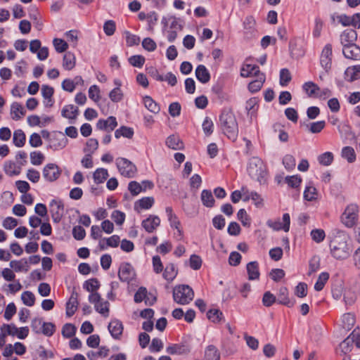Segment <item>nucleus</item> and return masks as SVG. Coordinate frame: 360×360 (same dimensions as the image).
Returning a JSON list of instances; mask_svg holds the SVG:
<instances>
[{
    "label": "nucleus",
    "instance_id": "bf43d9fd",
    "mask_svg": "<svg viewBox=\"0 0 360 360\" xmlns=\"http://www.w3.org/2000/svg\"><path fill=\"white\" fill-rule=\"evenodd\" d=\"M110 217L117 226H122L125 221V214L120 210H114Z\"/></svg>",
    "mask_w": 360,
    "mask_h": 360
},
{
    "label": "nucleus",
    "instance_id": "13d9d810",
    "mask_svg": "<svg viewBox=\"0 0 360 360\" xmlns=\"http://www.w3.org/2000/svg\"><path fill=\"white\" fill-rule=\"evenodd\" d=\"M320 268V258L317 256H314L309 261V272L308 274L310 276L314 273L316 272Z\"/></svg>",
    "mask_w": 360,
    "mask_h": 360
},
{
    "label": "nucleus",
    "instance_id": "4be33fe9",
    "mask_svg": "<svg viewBox=\"0 0 360 360\" xmlns=\"http://www.w3.org/2000/svg\"><path fill=\"white\" fill-rule=\"evenodd\" d=\"M123 325L117 319L112 320L108 324V330L111 335L115 339H120L123 332Z\"/></svg>",
    "mask_w": 360,
    "mask_h": 360
},
{
    "label": "nucleus",
    "instance_id": "052dcab7",
    "mask_svg": "<svg viewBox=\"0 0 360 360\" xmlns=\"http://www.w3.org/2000/svg\"><path fill=\"white\" fill-rule=\"evenodd\" d=\"M56 331V326L51 322H44L41 333L51 337Z\"/></svg>",
    "mask_w": 360,
    "mask_h": 360
},
{
    "label": "nucleus",
    "instance_id": "f257e3e1",
    "mask_svg": "<svg viewBox=\"0 0 360 360\" xmlns=\"http://www.w3.org/2000/svg\"><path fill=\"white\" fill-rule=\"evenodd\" d=\"M247 172L252 179L258 181L261 185L266 183L268 178L266 166L259 157L255 156L250 158Z\"/></svg>",
    "mask_w": 360,
    "mask_h": 360
},
{
    "label": "nucleus",
    "instance_id": "5701e85b",
    "mask_svg": "<svg viewBox=\"0 0 360 360\" xmlns=\"http://www.w3.org/2000/svg\"><path fill=\"white\" fill-rule=\"evenodd\" d=\"M78 293L73 291L69 298L68 302L66 303V315L68 316H72L78 307Z\"/></svg>",
    "mask_w": 360,
    "mask_h": 360
},
{
    "label": "nucleus",
    "instance_id": "338daca9",
    "mask_svg": "<svg viewBox=\"0 0 360 360\" xmlns=\"http://www.w3.org/2000/svg\"><path fill=\"white\" fill-rule=\"evenodd\" d=\"M276 301V297L271 292L267 291L264 292L262 297V304L266 307H271Z\"/></svg>",
    "mask_w": 360,
    "mask_h": 360
},
{
    "label": "nucleus",
    "instance_id": "58836bf2",
    "mask_svg": "<svg viewBox=\"0 0 360 360\" xmlns=\"http://www.w3.org/2000/svg\"><path fill=\"white\" fill-rule=\"evenodd\" d=\"M342 157L347 160L349 163H352L356 160V153L354 149L351 146H345L341 151Z\"/></svg>",
    "mask_w": 360,
    "mask_h": 360
},
{
    "label": "nucleus",
    "instance_id": "7ed1b4c3",
    "mask_svg": "<svg viewBox=\"0 0 360 360\" xmlns=\"http://www.w3.org/2000/svg\"><path fill=\"white\" fill-rule=\"evenodd\" d=\"M332 46L326 44L321 53L320 64L323 70L319 75V79L323 80L325 77L329 74L332 67Z\"/></svg>",
    "mask_w": 360,
    "mask_h": 360
},
{
    "label": "nucleus",
    "instance_id": "b1692460",
    "mask_svg": "<svg viewBox=\"0 0 360 360\" xmlns=\"http://www.w3.org/2000/svg\"><path fill=\"white\" fill-rule=\"evenodd\" d=\"M357 34L354 30L349 29L345 30L340 36L342 45L344 46L354 44L356 40Z\"/></svg>",
    "mask_w": 360,
    "mask_h": 360
},
{
    "label": "nucleus",
    "instance_id": "20e7f679",
    "mask_svg": "<svg viewBox=\"0 0 360 360\" xmlns=\"http://www.w3.org/2000/svg\"><path fill=\"white\" fill-rule=\"evenodd\" d=\"M193 297L194 292L188 285H179L173 290L174 300L179 304H188L193 299Z\"/></svg>",
    "mask_w": 360,
    "mask_h": 360
},
{
    "label": "nucleus",
    "instance_id": "cd10ccee",
    "mask_svg": "<svg viewBox=\"0 0 360 360\" xmlns=\"http://www.w3.org/2000/svg\"><path fill=\"white\" fill-rule=\"evenodd\" d=\"M79 110L73 105H65L61 110V115L70 120H75L78 115Z\"/></svg>",
    "mask_w": 360,
    "mask_h": 360
},
{
    "label": "nucleus",
    "instance_id": "8fccbe9b",
    "mask_svg": "<svg viewBox=\"0 0 360 360\" xmlns=\"http://www.w3.org/2000/svg\"><path fill=\"white\" fill-rule=\"evenodd\" d=\"M328 279H329V274L328 273L322 272L321 274H320V275L319 276V278L314 285L315 290L321 291L323 288L325 284L328 281Z\"/></svg>",
    "mask_w": 360,
    "mask_h": 360
},
{
    "label": "nucleus",
    "instance_id": "1a4fd4ad",
    "mask_svg": "<svg viewBox=\"0 0 360 360\" xmlns=\"http://www.w3.org/2000/svg\"><path fill=\"white\" fill-rule=\"evenodd\" d=\"M116 165L120 174L126 177H133L136 172V166L131 161L124 158H117Z\"/></svg>",
    "mask_w": 360,
    "mask_h": 360
},
{
    "label": "nucleus",
    "instance_id": "c85d7f7f",
    "mask_svg": "<svg viewBox=\"0 0 360 360\" xmlns=\"http://www.w3.org/2000/svg\"><path fill=\"white\" fill-rule=\"evenodd\" d=\"M345 78L349 82L360 79V65L348 67L345 72Z\"/></svg>",
    "mask_w": 360,
    "mask_h": 360
},
{
    "label": "nucleus",
    "instance_id": "a211bd4d",
    "mask_svg": "<svg viewBox=\"0 0 360 360\" xmlns=\"http://www.w3.org/2000/svg\"><path fill=\"white\" fill-rule=\"evenodd\" d=\"M26 114L25 108L18 102H13L11 105L10 116L13 120L18 121L23 118Z\"/></svg>",
    "mask_w": 360,
    "mask_h": 360
},
{
    "label": "nucleus",
    "instance_id": "680f3d73",
    "mask_svg": "<svg viewBox=\"0 0 360 360\" xmlns=\"http://www.w3.org/2000/svg\"><path fill=\"white\" fill-rule=\"evenodd\" d=\"M44 155L39 151H34L30 153V162L34 165H40L44 160Z\"/></svg>",
    "mask_w": 360,
    "mask_h": 360
},
{
    "label": "nucleus",
    "instance_id": "c756f323",
    "mask_svg": "<svg viewBox=\"0 0 360 360\" xmlns=\"http://www.w3.org/2000/svg\"><path fill=\"white\" fill-rule=\"evenodd\" d=\"M167 147L172 150H182L184 145L181 139L174 134L169 136L165 141Z\"/></svg>",
    "mask_w": 360,
    "mask_h": 360
},
{
    "label": "nucleus",
    "instance_id": "4d7b16f0",
    "mask_svg": "<svg viewBox=\"0 0 360 360\" xmlns=\"http://www.w3.org/2000/svg\"><path fill=\"white\" fill-rule=\"evenodd\" d=\"M286 184L291 188H298L302 182L299 175L287 176L285 179Z\"/></svg>",
    "mask_w": 360,
    "mask_h": 360
},
{
    "label": "nucleus",
    "instance_id": "7c9ffc66",
    "mask_svg": "<svg viewBox=\"0 0 360 360\" xmlns=\"http://www.w3.org/2000/svg\"><path fill=\"white\" fill-rule=\"evenodd\" d=\"M196 78L202 84L207 83L210 79V74L206 67L199 65L195 70Z\"/></svg>",
    "mask_w": 360,
    "mask_h": 360
},
{
    "label": "nucleus",
    "instance_id": "09e8293b",
    "mask_svg": "<svg viewBox=\"0 0 360 360\" xmlns=\"http://www.w3.org/2000/svg\"><path fill=\"white\" fill-rule=\"evenodd\" d=\"M177 275V271L175 269V266L172 264H169L166 266L164 273L163 277L168 281H172Z\"/></svg>",
    "mask_w": 360,
    "mask_h": 360
},
{
    "label": "nucleus",
    "instance_id": "dca6fc26",
    "mask_svg": "<svg viewBox=\"0 0 360 360\" xmlns=\"http://www.w3.org/2000/svg\"><path fill=\"white\" fill-rule=\"evenodd\" d=\"M259 74H263L259 71V68L257 65L248 63V60H246L242 65L240 69V76L243 77H256Z\"/></svg>",
    "mask_w": 360,
    "mask_h": 360
},
{
    "label": "nucleus",
    "instance_id": "4468645a",
    "mask_svg": "<svg viewBox=\"0 0 360 360\" xmlns=\"http://www.w3.org/2000/svg\"><path fill=\"white\" fill-rule=\"evenodd\" d=\"M118 276L122 281L129 283L134 279L136 274L129 264H123L120 267Z\"/></svg>",
    "mask_w": 360,
    "mask_h": 360
},
{
    "label": "nucleus",
    "instance_id": "ddd939ff",
    "mask_svg": "<svg viewBox=\"0 0 360 360\" xmlns=\"http://www.w3.org/2000/svg\"><path fill=\"white\" fill-rule=\"evenodd\" d=\"M44 178L50 182L57 180L61 174L58 166L53 163L47 164L43 169Z\"/></svg>",
    "mask_w": 360,
    "mask_h": 360
},
{
    "label": "nucleus",
    "instance_id": "e433bc0d",
    "mask_svg": "<svg viewBox=\"0 0 360 360\" xmlns=\"http://www.w3.org/2000/svg\"><path fill=\"white\" fill-rule=\"evenodd\" d=\"M143 101L145 107L151 112L158 114L160 112L159 105L150 96L143 97Z\"/></svg>",
    "mask_w": 360,
    "mask_h": 360
},
{
    "label": "nucleus",
    "instance_id": "603ef678",
    "mask_svg": "<svg viewBox=\"0 0 360 360\" xmlns=\"http://www.w3.org/2000/svg\"><path fill=\"white\" fill-rule=\"evenodd\" d=\"M23 304L27 307H32L35 303V296L30 291H25L21 295Z\"/></svg>",
    "mask_w": 360,
    "mask_h": 360
},
{
    "label": "nucleus",
    "instance_id": "774afa93",
    "mask_svg": "<svg viewBox=\"0 0 360 360\" xmlns=\"http://www.w3.org/2000/svg\"><path fill=\"white\" fill-rule=\"evenodd\" d=\"M76 332V328L71 323H66L62 328V335L63 337L70 338L72 337Z\"/></svg>",
    "mask_w": 360,
    "mask_h": 360
},
{
    "label": "nucleus",
    "instance_id": "aec40b11",
    "mask_svg": "<svg viewBox=\"0 0 360 360\" xmlns=\"http://www.w3.org/2000/svg\"><path fill=\"white\" fill-rule=\"evenodd\" d=\"M344 56L349 59L360 60V48L354 43L342 48Z\"/></svg>",
    "mask_w": 360,
    "mask_h": 360
},
{
    "label": "nucleus",
    "instance_id": "f8f14e48",
    "mask_svg": "<svg viewBox=\"0 0 360 360\" xmlns=\"http://www.w3.org/2000/svg\"><path fill=\"white\" fill-rule=\"evenodd\" d=\"M165 212L171 227L176 231V233H174V234L176 237L181 238L183 236V230L179 218L173 212L171 207H166Z\"/></svg>",
    "mask_w": 360,
    "mask_h": 360
},
{
    "label": "nucleus",
    "instance_id": "6ab92c4d",
    "mask_svg": "<svg viewBox=\"0 0 360 360\" xmlns=\"http://www.w3.org/2000/svg\"><path fill=\"white\" fill-rule=\"evenodd\" d=\"M166 351L169 354L184 355L190 352V347L185 343L174 344L168 346Z\"/></svg>",
    "mask_w": 360,
    "mask_h": 360
},
{
    "label": "nucleus",
    "instance_id": "412c9836",
    "mask_svg": "<svg viewBox=\"0 0 360 360\" xmlns=\"http://www.w3.org/2000/svg\"><path fill=\"white\" fill-rule=\"evenodd\" d=\"M160 219L158 216L150 215L142 221L141 225L147 232L151 233L160 226Z\"/></svg>",
    "mask_w": 360,
    "mask_h": 360
},
{
    "label": "nucleus",
    "instance_id": "6e6d98bb",
    "mask_svg": "<svg viewBox=\"0 0 360 360\" xmlns=\"http://www.w3.org/2000/svg\"><path fill=\"white\" fill-rule=\"evenodd\" d=\"M10 266L13 268L15 271H27V262L26 260L22 259L20 261H11L10 262Z\"/></svg>",
    "mask_w": 360,
    "mask_h": 360
},
{
    "label": "nucleus",
    "instance_id": "473e14b6",
    "mask_svg": "<svg viewBox=\"0 0 360 360\" xmlns=\"http://www.w3.org/2000/svg\"><path fill=\"white\" fill-rule=\"evenodd\" d=\"M200 200L202 205L206 207L212 208L214 206L215 200L212 193L210 190L205 189L202 191Z\"/></svg>",
    "mask_w": 360,
    "mask_h": 360
},
{
    "label": "nucleus",
    "instance_id": "3c124183",
    "mask_svg": "<svg viewBox=\"0 0 360 360\" xmlns=\"http://www.w3.org/2000/svg\"><path fill=\"white\" fill-rule=\"evenodd\" d=\"M330 254L336 259H345L350 255L349 249H330Z\"/></svg>",
    "mask_w": 360,
    "mask_h": 360
},
{
    "label": "nucleus",
    "instance_id": "a19ab883",
    "mask_svg": "<svg viewBox=\"0 0 360 360\" xmlns=\"http://www.w3.org/2000/svg\"><path fill=\"white\" fill-rule=\"evenodd\" d=\"M206 360H219L220 354L218 349L214 345H209L205 352Z\"/></svg>",
    "mask_w": 360,
    "mask_h": 360
},
{
    "label": "nucleus",
    "instance_id": "bb28decb",
    "mask_svg": "<svg viewBox=\"0 0 360 360\" xmlns=\"http://www.w3.org/2000/svg\"><path fill=\"white\" fill-rule=\"evenodd\" d=\"M155 200L153 197H144L137 200L134 204V209L138 212L142 210H148L154 204Z\"/></svg>",
    "mask_w": 360,
    "mask_h": 360
},
{
    "label": "nucleus",
    "instance_id": "f704fd0d",
    "mask_svg": "<svg viewBox=\"0 0 360 360\" xmlns=\"http://www.w3.org/2000/svg\"><path fill=\"white\" fill-rule=\"evenodd\" d=\"M53 88L50 86L43 85L41 86V95L45 100V106L51 107L53 105L52 96L53 94Z\"/></svg>",
    "mask_w": 360,
    "mask_h": 360
},
{
    "label": "nucleus",
    "instance_id": "2eb2a0df",
    "mask_svg": "<svg viewBox=\"0 0 360 360\" xmlns=\"http://www.w3.org/2000/svg\"><path fill=\"white\" fill-rule=\"evenodd\" d=\"M113 83L115 88L110 91L108 96L111 101L118 103L122 101L124 98V92L121 89L122 82L120 79H115Z\"/></svg>",
    "mask_w": 360,
    "mask_h": 360
},
{
    "label": "nucleus",
    "instance_id": "393cba45",
    "mask_svg": "<svg viewBox=\"0 0 360 360\" xmlns=\"http://www.w3.org/2000/svg\"><path fill=\"white\" fill-rule=\"evenodd\" d=\"M117 125L116 118L110 116L107 120H99L96 124L98 129L106 131H112Z\"/></svg>",
    "mask_w": 360,
    "mask_h": 360
},
{
    "label": "nucleus",
    "instance_id": "9d476101",
    "mask_svg": "<svg viewBox=\"0 0 360 360\" xmlns=\"http://www.w3.org/2000/svg\"><path fill=\"white\" fill-rule=\"evenodd\" d=\"M6 330L8 335L16 336L19 339H25L29 334L27 326L17 328L14 324H4L1 330Z\"/></svg>",
    "mask_w": 360,
    "mask_h": 360
},
{
    "label": "nucleus",
    "instance_id": "2f4dec72",
    "mask_svg": "<svg viewBox=\"0 0 360 360\" xmlns=\"http://www.w3.org/2000/svg\"><path fill=\"white\" fill-rule=\"evenodd\" d=\"M255 77L256 79L253 80L248 84V89L251 93L259 91L262 89L266 79L264 74H259V75Z\"/></svg>",
    "mask_w": 360,
    "mask_h": 360
},
{
    "label": "nucleus",
    "instance_id": "e2e57ef3",
    "mask_svg": "<svg viewBox=\"0 0 360 360\" xmlns=\"http://www.w3.org/2000/svg\"><path fill=\"white\" fill-rule=\"evenodd\" d=\"M283 164L286 169L291 171L296 165L295 158L292 155H285L283 159Z\"/></svg>",
    "mask_w": 360,
    "mask_h": 360
},
{
    "label": "nucleus",
    "instance_id": "0e129e2a",
    "mask_svg": "<svg viewBox=\"0 0 360 360\" xmlns=\"http://www.w3.org/2000/svg\"><path fill=\"white\" fill-rule=\"evenodd\" d=\"M53 44L56 51L58 53L65 51L68 48V44L63 39L55 38L53 40Z\"/></svg>",
    "mask_w": 360,
    "mask_h": 360
},
{
    "label": "nucleus",
    "instance_id": "69168bd1",
    "mask_svg": "<svg viewBox=\"0 0 360 360\" xmlns=\"http://www.w3.org/2000/svg\"><path fill=\"white\" fill-rule=\"evenodd\" d=\"M209 320L214 323L219 322L223 316V314L219 309H210L207 314Z\"/></svg>",
    "mask_w": 360,
    "mask_h": 360
},
{
    "label": "nucleus",
    "instance_id": "a878e982",
    "mask_svg": "<svg viewBox=\"0 0 360 360\" xmlns=\"http://www.w3.org/2000/svg\"><path fill=\"white\" fill-rule=\"evenodd\" d=\"M288 290L285 287H281L277 295V301L279 304L285 305L288 307H292L295 302L292 301L288 296Z\"/></svg>",
    "mask_w": 360,
    "mask_h": 360
},
{
    "label": "nucleus",
    "instance_id": "864d4df0",
    "mask_svg": "<svg viewBox=\"0 0 360 360\" xmlns=\"http://www.w3.org/2000/svg\"><path fill=\"white\" fill-rule=\"evenodd\" d=\"M98 142L96 139H89L84 148V152L92 155L98 148Z\"/></svg>",
    "mask_w": 360,
    "mask_h": 360
},
{
    "label": "nucleus",
    "instance_id": "a18cd8bd",
    "mask_svg": "<svg viewBox=\"0 0 360 360\" xmlns=\"http://www.w3.org/2000/svg\"><path fill=\"white\" fill-rule=\"evenodd\" d=\"M134 135V130L127 127H121L115 131V136L116 139H119L121 136L126 137L128 139L132 138Z\"/></svg>",
    "mask_w": 360,
    "mask_h": 360
},
{
    "label": "nucleus",
    "instance_id": "79ce46f5",
    "mask_svg": "<svg viewBox=\"0 0 360 360\" xmlns=\"http://www.w3.org/2000/svg\"><path fill=\"white\" fill-rule=\"evenodd\" d=\"M13 141L15 146L22 147L25 143V134L22 129H17L13 133Z\"/></svg>",
    "mask_w": 360,
    "mask_h": 360
},
{
    "label": "nucleus",
    "instance_id": "4c0bfd02",
    "mask_svg": "<svg viewBox=\"0 0 360 360\" xmlns=\"http://www.w3.org/2000/svg\"><path fill=\"white\" fill-rule=\"evenodd\" d=\"M108 177V170L104 168H98L93 174L94 182L97 184L103 183Z\"/></svg>",
    "mask_w": 360,
    "mask_h": 360
},
{
    "label": "nucleus",
    "instance_id": "39448f33",
    "mask_svg": "<svg viewBox=\"0 0 360 360\" xmlns=\"http://www.w3.org/2000/svg\"><path fill=\"white\" fill-rule=\"evenodd\" d=\"M165 21L164 30L168 41L172 42L176 39L177 33L181 30L182 25L180 21L175 17H170L168 19H165Z\"/></svg>",
    "mask_w": 360,
    "mask_h": 360
},
{
    "label": "nucleus",
    "instance_id": "37998d69",
    "mask_svg": "<svg viewBox=\"0 0 360 360\" xmlns=\"http://www.w3.org/2000/svg\"><path fill=\"white\" fill-rule=\"evenodd\" d=\"M302 89L309 97H315L319 86L313 82H307L303 84Z\"/></svg>",
    "mask_w": 360,
    "mask_h": 360
},
{
    "label": "nucleus",
    "instance_id": "f3484780",
    "mask_svg": "<svg viewBox=\"0 0 360 360\" xmlns=\"http://www.w3.org/2000/svg\"><path fill=\"white\" fill-rule=\"evenodd\" d=\"M50 212L55 222H58L64 213V207L60 201L53 200L49 205Z\"/></svg>",
    "mask_w": 360,
    "mask_h": 360
},
{
    "label": "nucleus",
    "instance_id": "f03ea898",
    "mask_svg": "<svg viewBox=\"0 0 360 360\" xmlns=\"http://www.w3.org/2000/svg\"><path fill=\"white\" fill-rule=\"evenodd\" d=\"M220 124L224 133L230 139L235 140L238 128L234 114L230 110H224L220 115Z\"/></svg>",
    "mask_w": 360,
    "mask_h": 360
},
{
    "label": "nucleus",
    "instance_id": "de8ad7c7",
    "mask_svg": "<svg viewBox=\"0 0 360 360\" xmlns=\"http://www.w3.org/2000/svg\"><path fill=\"white\" fill-rule=\"evenodd\" d=\"M317 159L321 165L329 166L333 162L334 157L331 152H326L319 155Z\"/></svg>",
    "mask_w": 360,
    "mask_h": 360
},
{
    "label": "nucleus",
    "instance_id": "6e6552de",
    "mask_svg": "<svg viewBox=\"0 0 360 360\" xmlns=\"http://www.w3.org/2000/svg\"><path fill=\"white\" fill-rule=\"evenodd\" d=\"M266 225L274 231H283L284 232L287 233L290 230V214L288 213L283 214L281 219H269L266 221Z\"/></svg>",
    "mask_w": 360,
    "mask_h": 360
},
{
    "label": "nucleus",
    "instance_id": "c9c22d12",
    "mask_svg": "<svg viewBox=\"0 0 360 360\" xmlns=\"http://www.w3.org/2000/svg\"><path fill=\"white\" fill-rule=\"evenodd\" d=\"M76 64V58L75 55L71 52H67L63 60V67L67 70H72Z\"/></svg>",
    "mask_w": 360,
    "mask_h": 360
},
{
    "label": "nucleus",
    "instance_id": "0eeeda50",
    "mask_svg": "<svg viewBox=\"0 0 360 360\" xmlns=\"http://www.w3.org/2000/svg\"><path fill=\"white\" fill-rule=\"evenodd\" d=\"M68 143V138L60 131L53 132L49 139V148L54 151L65 148Z\"/></svg>",
    "mask_w": 360,
    "mask_h": 360
},
{
    "label": "nucleus",
    "instance_id": "c03bdc74",
    "mask_svg": "<svg viewBox=\"0 0 360 360\" xmlns=\"http://www.w3.org/2000/svg\"><path fill=\"white\" fill-rule=\"evenodd\" d=\"M109 305L110 304L108 301H105L102 299L94 305V307L97 312L107 317L109 315Z\"/></svg>",
    "mask_w": 360,
    "mask_h": 360
},
{
    "label": "nucleus",
    "instance_id": "ea45409f",
    "mask_svg": "<svg viewBox=\"0 0 360 360\" xmlns=\"http://www.w3.org/2000/svg\"><path fill=\"white\" fill-rule=\"evenodd\" d=\"M4 171L8 176H14L20 173V168L14 162L6 161L4 165Z\"/></svg>",
    "mask_w": 360,
    "mask_h": 360
},
{
    "label": "nucleus",
    "instance_id": "9b49d317",
    "mask_svg": "<svg viewBox=\"0 0 360 360\" xmlns=\"http://www.w3.org/2000/svg\"><path fill=\"white\" fill-rule=\"evenodd\" d=\"M243 36L246 39H251L256 37V20L252 16H248L243 21Z\"/></svg>",
    "mask_w": 360,
    "mask_h": 360
},
{
    "label": "nucleus",
    "instance_id": "5fc2aeb1",
    "mask_svg": "<svg viewBox=\"0 0 360 360\" xmlns=\"http://www.w3.org/2000/svg\"><path fill=\"white\" fill-rule=\"evenodd\" d=\"M342 320L343 328L348 330L352 329L355 323L354 315L349 313L345 314Z\"/></svg>",
    "mask_w": 360,
    "mask_h": 360
},
{
    "label": "nucleus",
    "instance_id": "423d86ee",
    "mask_svg": "<svg viewBox=\"0 0 360 360\" xmlns=\"http://www.w3.org/2000/svg\"><path fill=\"white\" fill-rule=\"evenodd\" d=\"M359 208L356 204L349 205L341 216L342 222L347 227H352L358 219Z\"/></svg>",
    "mask_w": 360,
    "mask_h": 360
},
{
    "label": "nucleus",
    "instance_id": "72a5a7b5",
    "mask_svg": "<svg viewBox=\"0 0 360 360\" xmlns=\"http://www.w3.org/2000/svg\"><path fill=\"white\" fill-rule=\"evenodd\" d=\"M248 279L258 280L259 278V264L257 262H250L246 266Z\"/></svg>",
    "mask_w": 360,
    "mask_h": 360
},
{
    "label": "nucleus",
    "instance_id": "49530a36",
    "mask_svg": "<svg viewBox=\"0 0 360 360\" xmlns=\"http://www.w3.org/2000/svg\"><path fill=\"white\" fill-rule=\"evenodd\" d=\"M318 198V192L315 187L308 186L304 191V198L307 201H313Z\"/></svg>",
    "mask_w": 360,
    "mask_h": 360
}]
</instances>
